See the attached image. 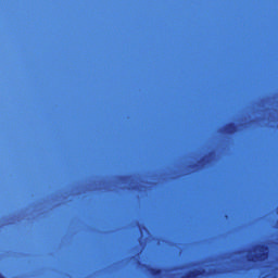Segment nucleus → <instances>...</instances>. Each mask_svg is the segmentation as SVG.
I'll return each mask as SVG.
<instances>
[{
    "label": "nucleus",
    "mask_w": 278,
    "mask_h": 278,
    "mask_svg": "<svg viewBox=\"0 0 278 278\" xmlns=\"http://www.w3.org/2000/svg\"><path fill=\"white\" fill-rule=\"evenodd\" d=\"M266 257H268V252H262V253L255 255L256 262H264V260H266Z\"/></svg>",
    "instance_id": "3"
},
{
    "label": "nucleus",
    "mask_w": 278,
    "mask_h": 278,
    "mask_svg": "<svg viewBox=\"0 0 278 278\" xmlns=\"http://www.w3.org/2000/svg\"><path fill=\"white\" fill-rule=\"evenodd\" d=\"M256 249H258L260 251H268V247L266 244H258L256 245Z\"/></svg>",
    "instance_id": "4"
},
{
    "label": "nucleus",
    "mask_w": 278,
    "mask_h": 278,
    "mask_svg": "<svg viewBox=\"0 0 278 278\" xmlns=\"http://www.w3.org/2000/svg\"><path fill=\"white\" fill-rule=\"evenodd\" d=\"M224 131H226L229 135L236 134L238 131V126L236 125V123H229L224 128Z\"/></svg>",
    "instance_id": "1"
},
{
    "label": "nucleus",
    "mask_w": 278,
    "mask_h": 278,
    "mask_svg": "<svg viewBox=\"0 0 278 278\" xmlns=\"http://www.w3.org/2000/svg\"><path fill=\"white\" fill-rule=\"evenodd\" d=\"M149 273H151L153 275V277H160V275H162L163 270H162V268L150 267Z\"/></svg>",
    "instance_id": "2"
}]
</instances>
